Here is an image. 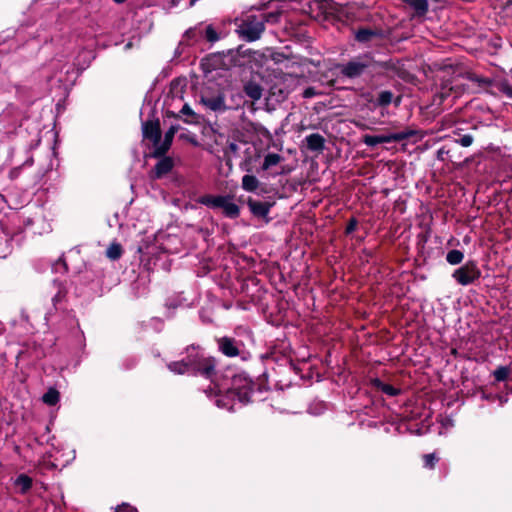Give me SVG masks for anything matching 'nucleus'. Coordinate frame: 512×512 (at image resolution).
I'll list each match as a JSON object with an SVG mask.
<instances>
[{
  "label": "nucleus",
  "mask_w": 512,
  "mask_h": 512,
  "mask_svg": "<svg viewBox=\"0 0 512 512\" xmlns=\"http://www.w3.org/2000/svg\"><path fill=\"white\" fill-rule=\"evenodd\" d=\"M168 369L175 374L195 373L200 374L210 381V385L204 390L207 397L214 400L218 408H222V375L215 371V360L206 356L204 351L198 347H191L187 350L186 359L168 364Z\"/></svg>",
  "instance_id": "nucleus-1"
},
{
  "label": "nucleus",
  "mask_w": 512,
  "mask_h": 512,
  "mask_svg": "<svg viewBox=\"0 0 512 512\" xmlns=\"http://www.w3.org/2000/svg\"><path fill=\"white\" fill-rule=\"evenodd\" d=\"M200 104L205 111L209 114L224 112V88L223 84L217 82L216 84L205 83L200 96Z\"/></svg>",
  "instance_id": "nucleus-2"
},
{
  "label": "nucleus",
  "mask_w": 512,
  "mask_h": 512,
  "mask_svg": "<svg viewBox=\"0 0 512 512\" xmlns=\"http://www.w3.org/2000/svg\"><path fill=\"white\" fill-rule=\"evenodd\" d=\"M178 242L176 236H171L165 232H158L154 235L153 241H144L138 247L139 253L147 256H155L158 252L174 253L177 247L174 246Z\"/></svg>",
  "instance_id": "nucleus-3"
},
{
  "label": "nucleus",
  "mask_w": 512,
  "mask_h": 512,
  "mask_svg": "<svg viewBox=\"0 0 512 512\" xmlns=\"http://www.w3.org/2000/svg\"><path fill=\"white\" fill-rule=\"evenodd\" d=\"M201 67L204 72L205 83H224V54L213 53L206 56L201 62Z\"/></svg>",
  "instance_id": "nucleus-4"
},
{
  "label": "nucleus",
  "mask_w": 512,
  "mask_h": 512,
  "mask_svg": "<svg viewBox=\"0 0 512 512\" xmlns=\"http://www.w3.org/2000/svg\"><path fill=\"white\" fill-rule=\"evenodd\" d=\"M264 31V20L253 15L246 16L238 25L237 32L247 41H255L260 38Z\"/></svg>",
  "instance_id": "nucleus-5"
},
{
  "label": "nucleus",
  "mask_w": 512,
  "mask_h": 512,
  "mask_svg": "<svg viewBox=\"0 0 512 512\" xmlns=\"http://www.w3.org/2000/svg\"><path fill=\"white\" fill-rule=\"evenodd\" d=\"M252 393V382L244 375H237L232 379V387L226 391V401L238 398L242 403L248 402Z\"/></svg>",
  "instance_id": "nucleus-6"
},
{
  "label": "nucleus",
  "mask_w": 512,
  "mask_h": 512,
  "mask_svg": "<svg viewBox=\"0 0 512 512\" xmlns=\"http://www.w3.org/2000/svg\"><path fill=\"white\" fill-rule=\"evenodd\" d=\"M205 141L204 144L207 150L214 154L218 159H221L224 154V136L214 126L205 128L204 132Z\"/></svg>",
  "instance_id": "nucleus-7"
},
{
  "label": "nucleus",
  "mask_w": 512,
  "mask_h": 512,
  "mask_svg": "<svg viewBox=\"0 0 512 512\" xmlns=\"http://www.w3.org/2000/svg\"><path fill=\"white\" fill-rule=\"evenodd\" d=\"M415 134H417V131L412 129H406L404 131L388 135H365L363 137V143L367 146L374 147L381 143L402 141L414 136Z\"/></svg>",
  "instance_id": "nucleus-8"
},
{
  "label": "nucleus",
  "mask_w": 512,
  "mask_h": 512,
  "mask_svg": "<svg viewBox=\"0 0 512 512\" xmlns=\"http://www.w3.org/2000/svg\"><path fill=\"white\" fill-rule=\"evenodd\" d=\"M481 272L474 262H467L465 265L456 269L452 277L463 286H467L477 280Z\"/></svg>",
  "instance_id": "nucleus-9"
},
{
  "label": "nucleus",
  "mask_w": 512,
  "mask_h": 512,
  "mask_svg": "<svg viewBox=\"0 0 512 512\" xmlns=\"http://www.w3.org/2000/svg\"><path fill=\"white\" fill-rule=\"evenodd\" d=\"M368 66L367 58L353 59L341 67V72L349 78H355L360 76Z\"/></svg>",
  "instance_id": "nucleus-10"
},
{
  "label": "nucleus",
  "mask_w": 512,
  "mask_h": 512,
  "mask_svg": "<svg viewBox=\"0 0 512 512\" xmlns=\"http://www.w3.org/2000/svg\"><path fill=\"white\" fill-rule=\"evenodd\" d=\"M142 132L144 138L149 139L153 143V146L155 148L157 143L159 142V139L161 138L159 121L148 120L146 122H143Z\"/></svg>",
  "instance_id": "nucleus-11"
},
{
  "label": "nucleus",
  "mask_w": 512,
  "mask_h": 512,
  "mask_svg": "<svg viewBox=\"0 0 512 512\" xmlns=\"http://www.w3.org/2000/svg\"><path fill=\"white\" fill-rule=\"evenodd\" d=\"M178 127L177 126H171L168 131L165 133L164 139L161 141V138L159 139V142L157 143L154 154L155 156H161L164 155L170 148L172 144V140L174 138L175 133L177 132Z\"/></svg>",
  "instance_id": "nucleus-12"
},
{
  "label": "nucleus",
  "mask_w": 512,
  "mask_h": 512,
  "mask_svg": "<svg viewBox=\"0 0 512 512\" xmlns=\"http://www.w3.org/2000/svg\"><path fill=\"white\" fill-rule=\"evenodd\" d=\"M177 117L182 119L185 123L191 125L200 124L203 120L202 115L196 113L187 103L183 104Z\"/></svg>",
  "instance_id": "nucleus-13"
},
{
  "label": "nucleus",
  "mask_w": 512,
  "mask_h": 512,
  "mask_svg": "<svg viewBox=\"0 0 512 512\" xmlns=\"http://www.w3.org/2000/svg\"><path fill=\"white\" fill-rule=\"evenodd\" d=\"M248 206L250 211L257 217H266L270 211L271 204L268 202H261L255 200H249Z\"/></svg>",
  "instance_id": "nucleus-14"
},
{
  "label": "nucleus",
  "mask_w": 512,
  "mask_h": 512,
  "mask_svg": "<svg viewBox=\"0 0 512 512\" xmlns=\"http://www.w3.org/2000/svg\"><path fill=\"white\" fill-rule=\"evenodd\" d=\"M198 202L212 209L224 208V196L205 195L198 199Z\"/></svg>",
  "instance_id": "nucleus-15"
},
{
  "label": "nucleus",
  "mask_w": 512,
  "mask_h": 512,
  "mask_svg": "<svg viewBox=\"0 0 512 512\" xmlns=\"http://www.w3.org/2000/svg\"><path fill=\"white\" fill-rule=\"evenodd\" d=\"M173 167V161L169 157L162 158L158 161L154 168V174L156 178H160L167 174Z\"/></svg>",
  "instance_id": "nucleus-16"
},
{
  "label": "nucleus",
  "mask_w": 512,
  "mask_h": 512,
  "mask_svg": "<svg viewBox=\"0 0 512 512\" xmlns=\"http://www.w3.org/2000/svg\"><path fill=\"white\" fill-rule=\"evenodd\" d=\"M14 485L20 493L24 494L31 488L32 478L26 474H20L15 478Z\"/></svg>",
  "instance_id": "nucleus-17"
},
{
  "label": "nucleus",
  "mask_w": 512,
  "mask_h": 512,
  "mask_svg": "<svg viewBox=\"0 0 512 512\" xmlns=\"http://www.w3.org/2000/svg\"><path fill=\"white\" fill-rule=\"evenodd\" d=\"M307 146L311 150H321L324 146V139L320 134H311L306 137Z\"/></svg>",
  "instance_id": "nucleus-18"
},
{
  "label": "nucleus",
  "mask_w": 512,
  "mask_h": 512,
  "mask_svg": "<svg viewBox=\"0 0 512 512\" xmlns=\"http://www.w3.org/2000/svg\"><path fill=\"white\" fill-rule=\"evenodd\" d=\"M373 385L379 389L380 391H382L383 393L389 395V396H396L398 395L399 393V389L389 385V384H386V383H383L381 382L380 380L376 379L373 381Z\"/></svg>",
  "instance_id": "nucleus-19"
},
{
  "label": "nucleus",
  "mask_w": 512,
  "mask_h": 512,
  "mask_svg": "<svg viewBox=\"0 0 512 512\" xmlns=\"http://www.w3.org/2000/svg\"><path fill=\"white\" fill-rule=\"evenodd\" d=\"M258 180L253 175H244L242 178V187L246 191H254L258 187Z\"/></svg>",
  "instance_id": "nucleus-20"
},
{
  "label": "nucleus",
  "mask_w": 512,
  "mask_h": 512,
  "mask_svg": "<svg viewBox=\"0 0 512 512\" xmlns=\"http://www.w3.org/2000/svg\"><path fill=\"white\" fill-rule=\"evenodd\" d=\"M406 2L415 10L419 15L427 11L428 4L426 0H406Z\"/></svg>",
  "instance_id": "nucleus-21"
},
{
  "label": "nucleus",
  "mask_w": 512,
  "mask_h": 512,
  "mask_svg": "<svg viewBox=\"0 0 512 512\" xmlns=\"http://www.w3.org/2000/svg\"><path fill=\"white\" fill-rule=\"evenodd\" d=\"M245 91L247 95L253 100H258L262 96V90L259 85L254 83H249L245 86Z\"/></svg>",
  "instance_id": "nucleus-22"
},
{
  "label": "nucleus",
  "mask_w": 512,
  "mask_h": 512,
  "mask_svg": "<svg viewBox=\"0 0 512 512\" xmlns=\"http://www.w3.org/2000/svg\"><path fill=\"white\" fill-rule=\"evenodd\" d=\"M43 402L53 406L59 401V392L55 389H49L42 397Z\"/></svg>",
  "instance_id": "nucleus-23"
},
{
  "label": "nucleus",
  "mask_w": 512,
  "mask_h": 512,
  "mask_svg": "<svg viewBox=\"0 0 512 512\" xmlns=\"http://www.w3.org/2000/svg\"><path fill=\"white\" fill-rule=\"evenodd\" d=\"M121 254H122V247L120 244L118 243H112L107 251H106V255L109 259L111 260H117L121 257Z\"/></svg>",
  "instance_id": "nucleus-24"
},
{
  "label": "nucleus",
  "mask_w": 512,
  "mask_h": 512,
  "mask_svg": "<svg viewBox=\"0 0 512 512\" xmlns=\"http://www.w3.org/2000/svg\"><path fill=\"white\" fill-rule=\"evenodd\" d=\"M464 255L459 250H451L447 253L446 260L451 265H456L462 262Z\"/></svg>",
  "instance_id": "nucleus-25"
},
{
  "label": "nucleus",
  "mask_w": 512,
  "mask_h": 512,
  "mask_svg": "<svg viewBox=\"0 0 512 512\" xmlns=\"http://www.w3.org/2000/svg\"><path fill=\"white\" fill-rule=\"evenodd\" d=\"M280 161H281L280 155L275 154V153H270V154L266 155V157L264 159L263 169L267 170L270 167L275 166L278 163H280Z\"/></svg>",
  "instance_id": "nucleus-26"
},
{
  "label": "nucleus",
  "mask_w": 512,
  "mask_h": 512,
  "mask_svg": "<svg viewBox=\"0 0 512 512\" xmlns=\"http://www.w3.org/2000/svg\"><path fill=\"white\" fill-rule=\"evenodd\" d=\"M511 370L509 367L506 366H500L493 372V376L495 377L496 381H504L508 378L510 375Z\"/></svg>",
  "instance_id": "nucleus-27"
},
{
  "label": "nucleus",
  "mask_w": 512,
  "mask_h": 512,
  "mask_svg": "<svg viewBox=\"0 0 512 512\" xmlns=\"http://www.w3.org/2000/svg\"><path fill=\"white\" fill-rule=\"evenodd\" d=\"M393 94L390 91H381L378 95L376 104L379 106H387L392 102Z\"/></svg>",
  "instance_id": "nucleus-28"
},
{
  "label": "nucleus",
  "mask_w": 512,
  "mask_h": 512,
  "mask_svg": "<svg viewBox=\"0 0 512 512\" xmlns=\"http://www.w3.org/2000/svg\"><path fill=\"white\" fill-rule=\"evenodd\" d=\"M375 36V32L370 29H360L356 32V39L359 42H367Z\"/></svg>",
  "instance_id": "nucleus-29"
},
{
  "label": "nucleus",
  "mask_w": 512,
  "mask_h": 512,
  "mask_svg": "<svg viewBox=\"0 0 512 512\" xmlns=\"http://www.w3.org/2000/svg\"><path fill=\"white\" fill-rule=\"evenodd\" d=\"M205 37L211 43H214L220 39L218 33L216 32V30L214 29V27L212 25L206 26Z\"/></svg>",
  "instance_id": "nucleus-30"
},
{
  "label": "nucleus",
  "mask_w": 512,
  "mask_h": 512,
  "mask_svg": "<svg viewBox=\"0 0 512 512\" xmlns=\"http://www.w3.org/2000/svg\"><path fill=\"white\" fill-rule=\"evenodd\" d=\"M241 353L240 348L233 344L231 340L226 339V356H237Z\"/></svg>",
  "instance_id": "nucleus-31"
},
{
  "label": "nucleus",
  "mask_w": 512,
  "mask_h": 512,
  "mask_svg": "<svg viewBox=\"0 0 512 512\" xmlns=\"http://www.w3.org/2000/svg\"><path fill=\"white\" fill-rule=\"evenodd\" d=\"M239 214V208L236 204L226 201V216L236 217Z\"/></svg>",
  "instance_id": "nucleus-32"
},
{
  "label": "nucleus",
  "mask_w": 512,
  "mask_h": 512,
  "mask_svg": "<svg viewBox=\"0 0 512 512\" xmlns=\"http://www.w3.org/2000/svg\"><path fill=\"white\" fill-rule=\"evenodd\" d=\"M425 466L428 468H433L435 463L438 461V458L435 456V454H426L423 457Z\"/></svg>",
  "instance_id": "nucleus-33"
},
{
  "label": "nucleus",
  "mask_w": 512,
  "mask_h": 512,
  "mask_svg": "<svg viewBox=\"0 0 512 512\" xmlns=\"http://www.w3.org/2000/svg\"><path fill=\"white\" fill-rule=\"evenodd\" d=\"M458 142L463 147H469L473 143V137L471 135H463Z\"/></svg>",
  "instance_id": "nucleus-34"
},
{
  "label": "nucleus",
  "mask_w": 512,
  "mask_h": 512,
  "mask_svg": "<svg viewBox=\"0 0 512 512\" xmlns=\"http://www.w3.org/2000/svg\"><path fill=\"white\" fill-rule=\"evenodd\" d=\"M316 94L314 88H307L304 92H303V97L305 98H311L313 97L314 95Z\"/></svg>",
  "instance_id": "nucleus-35"
},
{
  "label": "nucleus",
  "mask_w": 512,
  "mask_h": 512,
  "mask_svg": "<svg viewBox=\"0 0 512 512\" xmlns=\"http://www.w3.org/2000/svg\"><path fill=\"white\" fill-rule=\"evenodd\" d=\"M208 309H203L202 312H201V318L203 321H206V322H211L213 319L208 316Z\"/></svg>",
  "instance_id": "nucleus-36"
},
{
  "label": "nucleus",
  "mask_w": 512,
  "mask_h": 512,
  "mask_svg": "<svg viewBox=\"0 0 512 512\" xmlns=\"http://www.w3.org/2000/svg\"><path fill=\"white\" fill-rule=\"evenodd\" d=\"M118 512H138V511L133 507L125 505V506L120 507Z\"/></svg>",
  "instance_id": "nucleus-37"
},
{
  "label": "nucleus",
  "mask_w": 512,
  "mask_h": 512,
  "mask_svg": "<svg viewBox=\"0 0 512 512\" xmlns=\"http://www.w3.org/2000/svg\"><path fill=\"white\" fill-rule=\"evenodd\" d=\"M63 297L64 293L61 290H59L58 293L53 297L54 305H56Z\"/></svg>",
  "instance_id": "nucleus-38"
},
{
  "label": "nucleus",
  "mask_w": 512,
  "mask_h": 512,
  "mask_svg": "<svg viewBox=\"0 0 512 512\" xmlns=\"http://www.w3.org/2000/svg\"><path fill=\"white\" fill-rule=\"evenodd\" d=\"M277 18H278L277 14L270 13V14L266 15L265 21H267V22H272V21L276 22Z\"/></svg>",
  "instance_id": "nucleus-39"
},
{
  "label": "nucleus",
  "mask_w": 512,
  "mask_h": 512,
  "mask_svg": "<svg viewBox=\"0 0 512 512\" xmlns=\"http://www.w3.org/2000/svg\"><path fill=\"white\" fill-rule=\"evenodd\" d=\"M196 30H197L196 28H194V29H189V30H187V31H186V35H187L188 37H191V36H193V35H194V33L196 32Z\"/></svg>",
  "instance_id": "nucleus-40"
},
{
  "label": "nucleus",
  "mask_w": 512,
  "mask_h": 512,
  "mask_svg": "<svg viewBox=\"0 0 512 512\" xmlns=\"http://www.w3.org/2000/svg\"><path fill=\"white\" fill-rule=\"evenodd\" d=\"M218 345H219V350L224 352V340L223 339H220L218 341Z\"/></svg>",
  "instance_id": "nucleus-41"
},
{
  "label": "nucleus",
  "mask_w": 512,
  "mask_h": 512,
  "mask_svg": "<svg viewBox=\"0 0 512 512\" xmlns=\"http://www.w3.org/2000/svg\"><path fill=\"white\" fill-rule=\"evenodd\" d=\"M355 227V223H350L349 226L347 227V231L350 232L354 229Z\"/></svg>",
  "instance_id": "nucleus-42"
},
{
  "label": "nucleus",
  "mask_w": 512,
  "mask_h": 512,
  "mask_svg": "<svg viewBox=\"0 0 512 512\" xmlns=\"http://www.w3.org/2000/svg\"><path fill=\"white\" fill-rule=\"evenodd\" d=\"M132 47V43L131 42H128L126 45H125V49L128 50Z\"/></svg>",
  "instance_id": "nucleus-43"
},
{
  "label": "nucleus",
  "mask_w": 512,
  "mask_h": 512,
  "mask_svg": "<svg viewBox=\"0 0 512 512\" xmlns=\"http://www.w3.org/2000/svg\"><path fill=\"white\" fill-rule=\"evenodd\" d=\"M507 94L512 98V88L507 89Z\"/></svg>",
  "instance_id": "nucleus-44"
},
{
  "label": "nucleus",
  "mask_w": 512,
  "mask_h": 512,
  "mask_svg": "<svg viewBox=\"0 0 512 512\" xmlns=\"http://www.w3.org/2000/svg\"><path fill=\"white\" fill-rule=\"evenodd\" d=\"M499 400H500V403L503 404L505 403L507 400L505 398H503L502 396L499 397Z\"/></svg>",
  "instance_id": "nucleus-45"
},
{
  "label": "nucleus",
  "mask_w": 512,
  "mask_h": 512,
  "mask_svg": "<svg viewBox=\"0 0 512 512\" xmlns=\"http://www.w3.org/2000/svg\"><path fill=\"white\" fill-rule=\"evenodd\" d=\"M358 127L362 128V129H367L368 127L364 124H357Z\"/></svg>",
  "instance_id": "nucleus-46"
},
{
  "label": "nucleus",
  "mask_w": 512,
  "mask_h": 512,
  "mask_svg": "<svg viewBox=\"0 0 512 512\" xmlns=\"http://www.w3.org/2000/svg\"><path fill=\"white\" fill-rule=\"evenodd\" d=\"M191 142H192L194 145H197V144H198V143H197V141H196V140H194V139H191Z\"/></svg>",
  "instance_id": "nucleus-47"
},
{
  "label": "nucleus",
  "mask_w": 512,
  "mask_h": 512,
  "mask_svg": "<svg viewBox=\"0 0 512 512\" xmlns=\"http://www.w3.org/2000/svg\"><path fill=\"white\" fill-rule=\"evenodd\" d=\"M116 3H122L124 2L125 0H114Z\"/></svg>",
  "instance_id": "nucleus-48"
}]
</instances>
